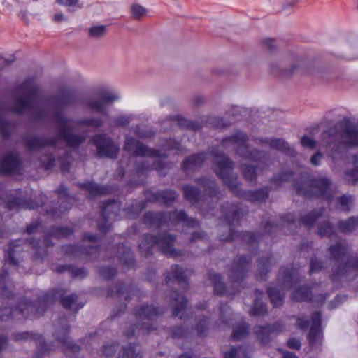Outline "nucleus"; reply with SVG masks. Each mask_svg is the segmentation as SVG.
Instances as JSON below:
<instances>
[{
  "mask_svg": "<svg viewBox=\"0 0 358 358\" xmlns=\"http://www.w3.org/2000/svg\"><path fill=\"white\" fill-rule=\"evenodd\" d=\"M338 126L342 129L341 132L335 134L334 129H330L322 134V145L327 146L338 143L336 150L331 153L333 159L337 158V150L344 145L358 146V124L354 125L341 122L338 124Z\"/></svg>",
  "mask_w": 358,
  "mask_h": 358,
  "instance_id": "nucleus-1",
  "label": "nucleus"
},
{
  "mask_svg": "<svg viewBox=\"0 0 358 358\" xmlns=\"http://www.w3.org/2000/svg\"><path fill=\"white\" fill-rule=\"evenodd\" d=\"M213 163L217 175L228 185L234 194H239L238 185L236 182L237 178L231 177V175L234 167L233 162L224 154L218 153L215 155Z\"/></svg>",
  "mask_w": 358,
  "mask_h": 358,
  "instance_id": "nucleus-2",
  "label": "nucleus"
},
{
  "mask_svg": "<svg viewBox=\"0 0 358 358\" xmlns=\"http://www.w3.org/2000/svg\"><path fill=\"white\" fill-rule=\"evenodd\" d=\"M329 185V181L325 178L310 180L303 178L300 182L296 184L295 188L298 194L323 196L329 200V198L326 194L328 193Z\"/></svg>",
  "mask_w": 358,
  "mask_h": 358,
  "instance_id": "nucleus-3",
  "label": "nucleus"
},
{
  "mask_svg": "<svg viewBox=\"0 0 358 358\" xmlns=\"http://www.w3.org/2000/svg\"><path fill=\"white\" fill-rule=\"evenodd\" d=\"M146 243H141L140 247H145L146 245H150L151 246L157 245L159 246L162 252L173 257H177L180 255V253L174 250L172 246L176 241L175 238L169 234H163L159 236L158 238L154 237L151 235H147L145 237Z\"/></svg>",
  "mask_w": 358,
  "mask_h": 358,
  "instance_id": "nucleus-4",
  "label": "nucleus"
},
{
  "mask_svg": "<svg viewBox=\"0 0 358 358\" xmlns=\"http://www.w3.org/2000/svg\"><path fill=\"white\" fill-rule=\"evenodd\" d=\"M247 136L243 133H237L235 136L224 139L222 145L223 147L227 148L229 145L233 146L234 149H236L240 155L245 159L250 160L255 159V155L259 154L257 151H252L248 154L245 153V150L248 149L246 146Z\"/></svg>",
  "mask_w": 358,
  "mask_h": 358,
  "instance_id": "nucleus-5",
  "label": "nucleus"
},
{
  "mask_svg": "<svg viewBox=\"0 0 358 358\" xmlns=\"http://www.w3.org/2000/svg\"><path fill=\"white\" fill-rule=\"evenodd\" d=\"M93 144L97 148L100 156L115 157L118 153V148L112 140L105 135L96 136L92 139Z\"/></svg>",
  "mask_w": 358,
  "mask_h": 358,
  "instance_id": "nucleus-6",
  "label": "nucleus"
},
{
  "mask_svg": "<svg viewBox=\"0 0 358 358\" xmlns=\"http://www.w3.org/2000/svg\"><path fill=\"white\" fill-rule=\"evenodd\" d=\"M17 313H21L24 317H29L30 315H34V316L38 317L41 314L38 313L35 304L32 302L24 301L20 302L18 308H15L14 310L10 307H6L1 310L0 317L1 320H6L10 317V315Z\"/></svg>",
  "mask_w": 358,
  "mask_h": 358,
  "instance_id": "nucleus-7",
  "label": "nucleus"
},
{
  "mask_svg": "<svg viewBox=\"0 0 358 358\" xmlns=\"http://www.w3.org/2000/svg\"><path fill=\"white\" fill-rule=\"evenodd\" d=\"M124 149L134 155L143 157H158V151L150 150L133 138H127Z\"/></svg>",
  "mask_w": 358,
  "mask_h": 358,
  "instance_id": "nucleus-8",
  "label": "nucleus"
},
{
  "mask_svg": "<svg viewBox=\"0 0 358 358\" xmlns=\"http://www.w3.org/2000/svg\"><path fill=\"white\" fill-rule=\"evenodd\" d=\"M283 329V325L280 322H276L272 327L257 326L255 327V333L262 343H266L268 341L269 336L274 333H278Z\"/></svg>",
  "mask_w": 358,
  "mask_h": 358,
  "instance_id": "nucleus-9",
  "label": "nucleus"
},
{
  "mask_svg": "<svg viewBox=\"0 0 358 358\" xmlns=\"http://www.w3.org/2000/svg\"><path fill=\"white\" fill-rule=\"evenodd\" d=\"M70 122L64 120L61 124L60 136L71 146H76L81 143L85 138L81 136L74 134L73 131L69 128Z\"/></svg>",
  "mask_w": 358,
  "mask_h": 358,
  "instance_id": "nucleus-10",
  "label": "nucleus"
},
{
  "mask_svg": "<svg viewBox=\"0 0 358 358\" xmlns=\"http://www.w3.org/2000/svg\"><path fill=\"white\" fill-rule=\"evenodd\" d=\"M117 99V96L108 91L103 92L100 94L97 100L92 101L89 103V107L99 113H104L105 106L108 103Z\"/></svg>",
  "mask_w": 358,
  "mask_h": 358,
  "instance_id": "nucleus-11",
  "label": "nucleus"
},
{
  "mask_svg": "<svg viewBox=\"0 0 358 358\" xmlns=\"http://www.w3.org/2000/svg\"><path fill=\"white\" fill-rule=\"evenodd\" d=\"M20 165L17 157L15 155L5 156L1 164V171L3 173H11L14 172Z\"/></svg>",
  "mask_w": 358,
  "mask_h": 358,
  "instance_id": "nucleus-12",
  "label": "nucleus"
},
{
  "mask_svg": "<svg viewBox=\"0 0 358 358\" xmlns=\"http://www.w3.org/2000/svg\"><path fill=\"white\" fill-rule=\"evenodd\" d=\"M160 313L161 312L152 306H142L136 311V317L142 321L152 320Z\"/></svg>",
  "mask_w": 358,
  "mask_h": 358,
  "instance_id": "nucleus-13",
  "label": "nucleus"
},
{
  "mask_svg": "<svg viewBox=\"0 0 358 358\" xmlns=\"http://www.w3.org/2000/svg\"><path fill=\"white\" fill-rule=\"evenodd\" d=\"M248 264V262L247 259L245 257H241L238 259L237 266L231 270V275H230V278L234 281H238L239 279H242Z\"/></svg>",
  "mask_w": 358,
  "mask_h": 358,
  "instance_id": "nucleus-14",
  "label": "nucleus"
},
{
  "mask_svg": "<svg viewBox=\"0 0 358 358\" xmlns=\"http://www.w3.org/2000/svg\"><path fill=\"white\" fill-rule=\"evenodd\" d=\"M204 160L205 156L203 154L194 155L186 159L183 162V169L185 170H188L199 167L201 166Z\"/></svg>",
  "mask_w": 358,
  "mask_h": 358,
  "instance_id": "nucleus-15",
  "label": "nucleus"
},
{
  "mask_svg": "<svg viewBox=\"0 0 358 358\" xmlns=\"http://www.w3.org/2000/svg\"><path fill=\"white\" fill-rule=\"evenodd\" d=\"M61 303L65 308L76 312L83 307V304L77 302V296L76 294H71L62 298Z\"/></svg>",
  "mask_w": 358,
  "mask_h": 358,
  "instance_id": "nucleus-16",
  "label": "nucleus"
},
{
  "mask_svg": "<svg viewBox=\"0 0 358 358\" xmlns=\"http://www.w3.org/2000/svg\"><path fill=\"white\" fill-rule=\"evenodd\" d=\"M339 229L343 233H350L358 228V217H350L347 221L340 222Z\"/></svg>",
  "mask_w": 358,
  "mask_h": 358,
  "instance_id": "nucleus-17",
  "label": "nucleus"
},
{
  "mask_svg": "<svg viewBox=\"0 0 358 358\" xmlns=\"http://www.w3.org/2000/svg\"><path fill=\"white\" fill-rule=\"evenodd\" d=\"M80 186L83 189H86L87 191H88L90 194L92 196L98 194H107L108 193L107 188L99 186L98 185L92 182L80 184Z\"/></svg>",
  "mask_w": 358,
  "mask_h": 358,
  "instance_id": "nucleus-18",
  "label": "nucleus"
},
{
  "mask_svg": "<svg viewBox=\"0 0 358 358\" xmlns=\"http://www.w3.org/2000/svg\"><path fill=\"white\" fill-rule=\"evenodd\" d=\"M62 337L59 336V332L57 331V338L58 341L62 343L66 347V348L70 349L73 352L79 351V347L75 344H72L69 341V338L66 336V334L69 331L68 327H62Z\"/></svg>",
  "mask_w": 358,
  "mask_h": 358,
  "instance_id": "nucleus-19",
  "label": "nucleus"
},
{
  "mask_svg": "<svg viewBox=\"0 0 358 358\" xmlns=\"http://www.w3.org/2000/svg\"><path fill=\"white\" fill-rule=\"evenodd\" d=\"M131 14L134 19L141 20L148 14V10L138 3H133L131 6Z\"/></svg>",
  "mask_w": 358,
  "mask_h": 358,
  "instance_id": "nucleus-20",
  "label": "nucleus"
},
{
  "mask_svg": "<svg viewBox=\"0 0 358 358\" xmlns=\"http://www.w3.org/2000/svg\"><path fill=\"white\" fill-rule=\"evenodd\" d=\"M209 278L213 284L215 292L217 294H222L225 290V286L220 280V276L216 273L209 272Z\"/></svg>",
  "mask_w": 358,
  "mask_h": 358,
  "instance_id": "nucleus-21",
  "label": "nucleus"
},
{
  "mask_svg": "<svg viewBox=\"0 0 358 358\" xmlns=\"http://www.w3.org/2000/svg\"><path fill=\"white\" fill-rule=\"evenodd\" d=\"M169 216L170 219L173 218L177 221L183 222L187 225L194 226L198 224L197 220L189 219L186 213L183 211L169 214Z\"/></svg>",
  "mask_w": 358,
  "mask_h": 358,
  "instance_id": "nucleus-22",
  "label": "nucleus"
},
{
  "mask_svg": "<svg viewBox=\"0 0 358 358\" xmlns=\"http://www.w3.org/2000/svg\"><path fill=\"white\" fill-rule=\"evenodd\" d=\"M248 334V326L244 322L234 328L232 334V338L234 341H239L245 338Z\"/></svg>",
  "mask_w": 358,
  "mask_h": 358,
  "instance_id": "nucleus-23",
  "label": "nucleus"
},
{
  "mask_svg": "<svg viewBox=\"0 0 358 358\" xmlns=\"http://www.w3.org/2000/svg\"><path fill=\"white\" fill-rule=\"evenodd\" d=\"M292 299L296 301H308L310 299L309 296V287H303L294 292Z\"/></svg>",
  "mask_w": 358,
  "mask_h": 358,
  "instance_id": "nucleus-24",
  "label": "nucleus"
},
{
  "mask_svg": "<svg viewBox=\"0 0 358 358\" xmlns=\"http://www.w3.org/2000/svg\"><path fill=\"white\" fill-rule=\"evenodd\" d=\"M184 194L186 199L189 201L191 203H194L197 201L199 195V191L197 188L192 186L184 187Z\"/></svg>",
  "mask_w": 358,
  "mask_h": 358,
  "instance_id": "nucleus-25",
  "label": "nucleus"
},
{
  "mask_svg": "<svg viewBox=\"0 0 358 358\" xmlns=\"http://www.w3.org/2000/svg\"><path fill=\"white\" fill-rule=\"evenodd\" d=\"M270 145L273 148L280 150L282 151L288 152L290 155L294 152V150H290L288 144L282 139L271 140L270 142Z\"/></svg>",
  "mask_w": 358,
  "mask_h": 358,
  "instance_id": "nucleus-26",
  "label": "nucleus"
},
{
  "mask_svg": "<svg viewBox=\"0 0 358 358\" xmlns=\"http://www.w3.org/2000/svg\"><path fill=\"white\" fill-rule=\"evenodd\" d=\"M268 294L271 299V303L274 306H280L283 303V297L280 294L278 291L274 288H269L268 289Z\"/></svg>",
  "mask_w": 358,
  "mask_h": 358,
  "instance_id": "nucleus-27",
  "label": "nucleus"
},
{
  "mask_svg": "<svg viewBox=\"0 0 358 358\" xmlns=\"http://www.w3.org/2000/svg\"><path fill=\"white\" fill-rule=\"evenodd\" d=\"M224 358H248V355L241 347L232 348L230 352L224 354Z\"/></svg>",
  "mask_w": 358,
  "mask_h": 358,
  "instance_id": "nucleus-28",
  "label": "nucleus"
},
{
  "mask_svg": "<svg viewBox=\"0 0 358 358\" xmlns=\"http://www.w3.org/2000/svg\"><path fill=\"white\" fill-rule=\"evenodd\" d=\"M107 31V27L105 25H97L92 27L89 29V35L92 38H99L103 36Z\"/></svg>",
  "mask_w": 358,
  "mask_h": 358,
  "instance_id": "nucleus-29",
  "label": "nucleus"
},
{
  "mask_svg": "<svg viewBox=\"0 0 358 358\" xmlns=\"http://www.w3.org/2000/svg\"><path fill=\"white\" fill-rule=\"evenodd\" d=\"M172 278L178 281L179 283H182L185 285H187L186 279L184 275V272L182 268H179L178 266L176 265L171 268Z\"/></svg>",
  "mask_w": 358,
  "mask_h": 358,
  "instance_id": "nucleus-30",
  "label": "nucleus"
},
{
  "mask_svg": "<svg viewBox=\"0 0 358 358\" xmlns=\"http://www.w3.org/2000/svg\"><path fill=\"white\" fill-rule=\"evenodd\" d=\"M173 297H174L176 301L180 303V306H176L173 310V315L175 316H178L180 313L185 308L187 301L184 296L176 294L173 296Z\"/></svg>",
  "mask_w": 358,
  "mask_h": 358,
  "instance_id": "nucleus-31",
  "label": "nucleus"
},
{
  "mask_svg": "<svg viewBox=\"0 0 358 358\" xmlns=\"http://www.w3.org/2000/svg\"><path fill=\"white\" fill-rule=\"evenodd\" d=\"M345 250V248L341 243L329 248L331 257L335 259H339L341 255H344Z\"/></svg>",
  "mask_w": 358,
  "mask_h": 358,
  "instance_id": "nucleus-32",
  "label": "nucleus"
},
{
  "mask_svg": "<svg viewBox=\"0 0 358 358\" xmlns=\"http://www.w3.org/2000/svg\"><path fill=\"white\" fill-rule=\"evenodd\" d=\"M243 174L244 178L248 181H252L256 178L255 168L252 166H248L245 164H242Z\"/></svg>",
  "mask_w": 358,
  "mask_h": 358,
  "instance_id": "nucleus-33",
  "label": "nucleus"
},
{
  "mask_svg": "<svg viewBox=\"0 0 358 358\" xmlns=\"http://www.w3.org/2000/svg\"><path fill=\"white\" fill-rule=\"evenodd\" d=\"M321 336L322 333L320 329L317 327H311L308 335L310 343L312 345L316 343L321 339Z\"/></svg>",
  "mask_w": 358,
  "mask_h": 358,
  "instance_id": "nucleus-34",
  "label": "nucleus"
},
{
  "mask_svg": "<svg viewBox=\"0 0 358 358\" xmlns=\"http://www.w3.org/2000/svg\"><path fill=\"white\" fill-rule=\"evenodd\" d=\"M22 89L27 92L29 98L34 96L37 91L36 87L35 86L33 80H26L23 83Z\"/></svg>",
  "mask_w": 358,
  "mask_h": 358,
  "instance_id": "nucleus-35",
  "label": "nucleus"
},
{
  "mask_svg": "<svg viewBox=\"0 0 358 358\" xmlns=\"http://www.w3.org/2000/svg\"><path fill=\"white\" fill-rule=\"evenodd\" d=\"M268 196V191L266 189H259L250 194V200L252 201H259L264 200Z\"/></svg>",
  "mask_w": 358,
  "mask_h": 358,
  "instance_id": "nucleus-36",
  "label": "nucleus"
},
{
  "mask_svg": "<svg viewBox=\"0 0 358 358\" xmlns=\"http://www.w3.org/2000/svg\"><path fill=\"white\" fill-rule=\"evenodd\" d=\"M138 355V353L136 352L135 346L134 345H130L128 348L123 349L122 353L120 354V356L122 358H127L136 357Z\"/></svg>",
  "mask_w": 358,
  "mask_h": 358,
  "instance_id": "nucleus-37",
  "label": "nucleus"
},
{
  "mask_svg": "<svg viewBox=\"0 0 358 358\" xmlns=\"http://www.w3.org/2000/svg\"><path fill=\"white\" fill-rule=\"evenodd\" d=\"M333 233V228L329 222H325L319 228V234L321 236H329Z\"/></svg>",
  "mask_w": 358,
  "mask_h": 358,
  "instance_id": "nucleus-38",
  "label": "nucleus"
},
{
  "mask_svg": "<svg viewBox=\"0 0 358 358\" xmlns=\"http://www.w3.org/2000/svg\"><path fill=\"white\" fill-rule=\"evenodd\" d=\"M320 215L319 213H316L315 212H312L308 215H306L302 220L303 222L306 226L312 225L314 222L318 218Z\"/></svg>",
  "mask_w": 358,
  "mask_h": 358,
  "instance_id": "nucleus-39",
  "label": "nucleus"
},
{
  "mask_svg": "<svg viewBox=\"0 0 358 358\" xmlns=\"http://www.w3.org/2000/svg\"><path fill=\"white\" fill-rule=\"evenodd\" d=\"M176 197L177 195L176 192L173 191H166L162 194V199L164 200V203L168 205L173 201Z\"/></svg>",
  "mask_w": 358,
  "mask_h": 358,
  "instance_id": "nucleus-40",
  "label": "nucleus"
},
{
  "mask_svg": "<svg viewBox=\"0 0 358 358\" xmlns=\"http://www.w3.org/2000/svg\"><path fill=\"white\" fill-rule=\"evenodd\" d=\"M166 218V214H154L152 213H147L144 216V222L145 223L151 222L152 220L159 219V218Z\"/></svg>",
  "mask_w": 358,
  "mask_h": 358,
  "instance_id": "nucleus-41",
  "label": "nucleus"
},
{
  "mask_svg": "<svg viewBox=\"0 0 358 358\" xmlns=\"http://www.w3.org/2000/svg\"><path fill=\"white\" fill-rule=\"evenodd\" d=\"M352 201V196H341L340 198V203L341 206V210L343 211H349L350 208L348 204Z\"/></svg>",
  "mask_w": 358,
  "mask_h": 358,
  "instance_id": "nucleus-42",
  "label": "nucleus"
},
{
  "mask_svg": "<svg viewBox=\"0 0 358 358\" xmlns=\"http://www.w3.org/2000/svg\"><path fill=\"white\" fill-rule=\"evenodd\" d=\"M15 338L16 341L31 339L36 340V335L32 333L23 332L15 335Z\"/></svg>",
  "mask_w": 358,
  "mask_h": 358,
  "instance_id": "nucleus-43",
  "label": "nucleus"
},
{
  "mask_svg": "<svg viewBox=\"0 0 358 358\" xmlns=\"http://www.w3.org/2000/svg\"><path fill=\"white\" fill-rule=\"evenodd\" d=\"M301 143L303 146L308 147L312 149L314 148L315 145V141L307 136H304L301 138Z\"/></svg>",
  "mask_w": 358,
  "mask_h": 358,
  "instance_id": "nucleus-44",
  "label": "nucleus"
},
{
  "mask_svg": "<svg viewBox=\"0 0 358 358\" xmlns=\"http://www.w3.org/2000/svg\"><path fill=\"white\" fill-rule=\"evenodd\" d=\"M80 124L93 127H98L101 125V121L97 119H89L81 121Z\"/></svg>",
  "mask_w": 358,
  "mask_h": 358,
  "instance_id": "nucleus-45",
  "label": "nucleus"
},
{
  "mask_svg": "<svg viewBox=\"0 0 358 358\" xmlns=\"http://www.w3.org/2000/svg\"><path fill=\"white\" fill-rule=\"evenodd\" d=\"M56 2L60 5L66 6L69 8L76 6L78 8H81V6L78 5V0H56Z\"/></svg>",
  "mask_w": 358,
  "mask_h": 358,
  "instance_id": "nucleus-46",
  "label": "nucleus"
},
{
  "mask_svg": "<svg viewBox=\"0 0 358 358\" xmlns=\"http://www.w3.org/2000/svg\"><path fill=\"white\" fill-rule=\"evenodd\" d=\"M287 346L292 349L299 350L301 348V343L298 339L291 338L287 341Z\"/></svg>",
  "mask_w": 358,
  "mask_h": 358,
  "instance_id": "nucleus-47",
  "label": "nucleus"
},
{
  "mask_svg": "<svg viewBox=\"0 0 358 358\" xmlns=\"http://www.w3.org/2000/svg\"><path fill=\"white\" fill-rule=\"evenodd\" d=\"M27 145L31 149H35L42 145L41 141L38 138L30 139L27 142Z\"/></svg>",
  "mask_w": 358,
  "mask_h": 358,
  "instance_id": "nucleus-48",
  "label": "nucleus"
},
{
  "mask_svg": "<svg viewBox=\"0 0 358 358\" xmlns=\"http://www.w3.org/2000/svg\"><path fill=\"white\" fill-rule=\"evenodd\" d=\"M100 272L101 274L106 278L113 276L116 273L115 270L108 268H103Z\"/></svg>",
  "mask_w": 358,
  "mask_h": 358,
  "instance_id": "nucleus-49",
  "label": "nucleus"
},
{
  "mask_svg": "<svg viewBox=\"0 0 358 358\" xmlns=\"http://www.w3.org/2000/svg\"><path fill=\"white\" fill-rule=\"evenodd\" d=\"M322 268L321 263L316 259H313L310 262V272L319 271Z\"/></svg>",
  "mask_w": 358,
  "mask_h": 358,
  "instance_id": "nucleus-50",
  "label": "nucleus"
},
{
  "mask_svg": "<svg viewBox=\"0 0 358 358\" xmlns=\"http://www.w3.org/2000/svg\"><path fill=\"white\" fill-rule=\"evenodd\" d=\"M313 326L317 327L320 328L321 323V315L319 312L315 313L312 316Z\"/></svg>",
  "mask_w": 358,
  "mask_h": 358,
  "instance_id": "nucleus-51",
  "label": "nucleus"
},
{
  "mask_svg": "<svg viewBox=\"0 0 358 358\" xmlns=\"http://www.w3.org/2000/svg\"><path fill=\"white\" fill-rule=\"evenodd\" d=\"M129 120L128 117H120L115 120L114 124L116 126H126L129 124Z\"/></svg>",
  "mask_w": 358,
  "mask_h": 358,
  "instance_id": "nucleus-52",
  "label": "nucleus"
},
{
  "mask_svg": "<svg viewBox=\"0 0 358 358\" xmlns=\"http://www.w3.org/2000/svg\"><path fill=\"white\" fill-rule=\"evenodd\" d=\"M257 304L256 303L255 306H254V308H252V310L251 311L252 315H259L263 314L264 312H266V308H265L264 306L261 305L259 308H257Z\"/></svg>",
  "mask_w": 358,
  "mask_h": 358,
  "instance_id": "nucleus-53",
  "label": "nucleus"
},
{
  "mask_svg": "<svg viewBox=\"0 0 358 358\" xmlns=\"http://www.w3.org/2000/svg\"><path fill=\"white\" fill-rule=\"evenodd\" d=\"M116 352L114 345L106 346L103 350V353L105 356L108 357L114 355Z\"/></svg>",
  "mask_w": 358,
  "mask_h": 358,
  "instance_id": "nucleus-54",
  "label": "nucleus"
},
{
  "mask_svg": "<svg viewBox=\"0 0 358 358\" xmlns=\"http://www.w3.org/2000/svg\"><path fill=\"white\" fill-rule=\"evenodd\" d=\"M18 103L20 105V108L16 110L18 113H22L29 105V102L27 100H20Z\"/></svg>",
  "mask_w": 358,
  "mask_h": 358,
  "instance_id": "nucleus-55",
  "label": "nucleus"
},
{
  "mask_svg": "<svg viewBox=\"0 0 358 358\" xmlns=\"http://www.w3.org/2000/svg\"><path fill=\"white\" fill-rule=\"evenodd\" d=\"M264 43L265 44L268 50L271 51L273 50L275 48V41L273 39H266L264 41Z\"/></svg>",
  "mask_w": 358,
  "mask_h": 358,
  "instance_id": "nucleus-56",
  "label": "nucleus"
},
{
  "mask_svg": "<svg viewBox=\"0 0 358 358\" xmlns=\"http://www.w3.org/2000/svg\"><path fill=\"white\" fill-rule=\"evenodd\" d=\"M322 155L320 152H317L311 157V163L314 165H318L319 161L322 159Z\"/></svg>",
  "mask_w": 358,
  "mask_h": 358,
  "instance_id": "nucleus-57",
  "label": "nucleus"
},
{
  "mask_svg": "<svg viewBox=\"0 0 358 358\" xmlns=\"http://www.w3.org/2000/svg\"><path fill=\"white\" fill-rule=\"evenodd\" d=\"M297 323H298V326L299 328L301 329H306L308 327V321L306 320H303L302 318H300L299 317L297 319Z\"/></svg>",
  "mask_w": 358,
  "mask_h": 358,
  "instance_id": "nucleus-58",
  "label": "nucleus"
},
{
  "mask_svg": "<svg viewBox=\"0 0 358 358\" xmlns=\"http://www.w3.org/2000/svg\"><path fill=\"white\" fill-rule=\"evenodd\" d=\"M66 20V17L62 13H55L53 16V20L55 22H60Z\"/></svg>",
  "mask_w": 358,
  "mask_h": 358,
  "instance_id": "nucleus-59",
  "label": "nucleus"
},
{
  "mask_svg": "<svg viewBox=\"0 0 358 358\" xmlns=\"http://www.w3.org/2000/svg\"><path fill=\"white\" fill-rule=\"evenodd\" d=\"M173 120H178V124L180 126L189 127V124H187V120H184V119H182V118L180 119L179 117H177V118H173Z\"/></svg>",
  "mask_w": 358,
  "mask_h": 358,
  "instance_id": "nucleus-60",
  "label": "nucleus"
},
{
  "mask_svg": "<svg viewBox=\"0 0 358 358\" xmlns=\"http://www.w3.org/2000/svg\"><path fill=\"white\" fill-rule=\"evenodd\" d=\"M283 358H298L297 356L289 352L282 351Z\"/></svg>",
  "mask_w": 358,
  "mask_h": 358,
  "instance_id": "nucleus-61",
  "label": "nucleus"
},
{
  "mask_svg": "<svg viewBox=\"0 0 358 358\" xmlns=\"http://www.w3.org/2000/svg\"><path fill=\"white\" fill-rule=\"evenodd\" d=\"M7 344V339L6 337H0V350H1Z\"/></svg>",
  "mask_w": 358,
  "mask_h": 358,
  "instance_id": "nucleus-62",
  "label": "nucleus"
},
{
  "mask_svg": "<svg viewBox=\"0 0 358 358\" xmlns=\"http://www.w3.org/2000/svg\"><path fill=\"white\" fill-rule=\"evenodd\" d=\"M36 229V225H29L27 227V231L29 234H32L35 231V229Z\"/></svg>",
  "mask_w": 358,
  "mask_h": 358,
  "instance_id": "nucleus-63",
  "label": "nucleus"
},
{
  "mask_svg": "<svg viewBox=\"0 0 358 358\" xmlns=\"http://www.w3.org/2000/svg\"><path fill=\"white\" fill-rule=\"evenodd\" d=\"M203 236V234H201V233L194 234L193 236H192V241H194V240H196V239H199V238H201Z\"/></svg>",
  "mask_w": 358,
  "mask_h": 358,
  "instance_id": "nucleus-64",
  "label": "nucleus"
}]
</instances>
